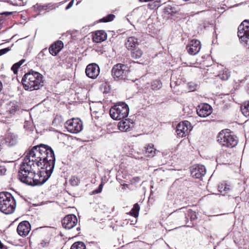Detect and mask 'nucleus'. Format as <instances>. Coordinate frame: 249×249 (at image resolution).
<instances>
[{"mask_svg": "<svg viewBox=\"0 0 249 249\" xmlns=\"http://www.w3.org/2000/svg\"><path fill=\"white\" fill-rule=\"evenodd\" d=\"M224 188V183H221L218 186V189L219 192L222 194L223 192V189Z\"/></svg>", "mask_w": 249, "mask_h": 249, "instance_id": "nucleus-40", "label": "nucleus"}, {"mask_svg": "<svg viewBox=\"0 0 249 249\" xmlns=\"http://www.w3.org/2000/svg\"><path fill=\"white\" fill-rule=\"evenodd\" d=\"M21 82L25 90H37L43 85V76L40 73L31 70L23 76Z\"/></svg>", "mask_w": 249, "mask_h": 249, "instance_id": "nucleus-2", "label": "nucleus"}, {"mask_svg": "<svg viewBox=\"0 0 249 249\" xmlns=\"http://www.w3.org/2000/svg\"><path fill=\"white\" fill-rule=\"evenodd\" d=\"M190 87V89L192 91H194L196 89V85L193 83H190L189 84Z\"/></svg>", "mask_w": 249, "mask_h": 249, "instance_id": "nucleus-43", "label": "nucleus"}, {"mask_svg": "<svg viewBox=\"0 0 249 249\" xmlns=\"http://www.w3.org/2000/svg\"><path fill=\"white\" fill-rule=\"evenodd\" d=\"M191 123L188 121H184L178 124L176 127V132L178 136L183 137L191 130Z\"/></svg>", "mask_w": 249, "mask_h": 249, "instance_id": "nucleus-9", "label": "nucleus"}, {"mask_svg": "<svg viewBox=\"0 0 249 249\" xmlns=\"http://www.w3.org/2000/svg\"><path fill=\"white\" fill-rule=\"evenodd\" d=\"M178 216L182 218H185L188 220L190 217L191 220H194L197 218L196 213L191 209L187 210L185 207H182L174 212Z\"/></svg>", "mask_w": 249, "mask_h": 249, "instance_id": "nucleus-10", "label": "nucleus"}, {"mask_svg": "<svg viewBox=\"0 0 249 249\" xmlns=\"http://www.w3.org/2000/svg\"><path fill=\"white\" fill-rule=\"evenodd\" d=\"M238 36L241 41L249 48V21L245 20L239 26Z\"/></svg>", "mask_w": 249, "mask_h": 249, "instance_id": "nucleus-7", "label": "nucleus"}, {"mask_svg": "<svg viewBox=\"0 0 249 249\" xmlns=\"http://www.w3.org/2000/svg\"><path fill=\"white\" fill-rule=\"evenodd\" d=\"M70 183L72 186H77L80 183V179L77 177L72 176L70 179Z\"/></svg>", "mask_w": 249, "mask_h": 249, "instance_id": "nucleus-32", "label": "nucleus"}, {"mask_svg": "<svg viewBox=\"0 0 249 249\" xmlns=\"http://www.w3.org/2000/svg\"><path fill=\"white\" fill-rule=\"evenodd\" d=\"M206 174V169L204 166L198 165L193 167L191 170V175L196 178H200Z\"/></svg>", "mask_w": 249, "mask_h": 249, "instance_id": "nucleus-17", "label": "nucleus"}, {"mask_svg": "<svg viewBox=\"0 0 249 249\" xmlns=\"http://www.w3.org/2000/svg\"><path fill=\"white\" fill-rule=\"evenodd\" d=\"M131 56L133 59H139L142 55V51L138 47L131 50Z\"/></svg>", "mask_w": 249, "mask_h": 249, "instance_id": "nucleus-24", "label": "nucleus"}, {"mask_svg": "<svg viewBox=\"0 0 249 249\" xmlns=\"http://www.w3.org/2000/svg\"><path fill=\"white\" fill-rule=\"evenodd\" d=\"M86 75L90 78H96L100 73V68L95 63H91L87 66L85 71Z\"/></svg>", "mask_w": 249, "mask_h": 249, "instance_id": "nucleus-13", "label": "nucleus"}, {"mask_svg": "<svg viewBox=\"0 0 249 249\" xmlns=\"http://www.w3.org/2000/svg\"><path fill=\"white\" fill-rule=\"evenodd\" d=\"M140 206L138 203H136L133 206L131 211L129 212L130 214L135 217H137L139 215V212L140 211Z\"/></svg>", "mask_w": 249, "mask_h": 249, "instance_id": "nucleus-29", "label": "nucleus"}, {"mask_svg": "<svg viewBox=\"0 0 249 249\" xmlns=\"http://www.w3.org/2000/svg\"><path fill=\"white\" fill-rule=\"evenodd\" d=\"M65 126L68 131L72 133H79L83 129L82 122L78 118H72L68 120Z\"/></svg>", "mask_w": 249, "mask_h": 249, "instance_id": "nucleus-8", "label": "nucleus"}, {"mask_svg": "<svg viewBox=\"0 0 249 249\" xmlns=\"http://www.w3.org/2000/svg\"><path fill=\"white\" fill-rule=\"evenodd\" d=\"M162 87V83L160 80H156L153 81L151 84V89L153 90H158Z\"/></svg>", "mask_w": 249, "mask_h": 249, "instance_id": "nucleus-30", "label": "nucleus"}, {"mask_svg": "<svg viewBox=\"0 0 249 249\" xmlns=\"http://www.w3.org/2000/svg\"><path fill=\"white\" fill-rule=\"evenodd\" d=\"M18 109V106L15 102H10L7 104L6 109V112L11 115L14 114Z\"/></svg>", "mask_w": 249, "mask_h": 249, "instance_id": "nucleus-23", "label": "nucleus"}, {"mask_svg": "<svg viewBox=\"0 0 249 249\" xmlns=\"http://www.w3.org/2000/svg\"><path fill=\"white\" fill-rule=\"evenodd\" d=\"M217 142L223 146L233 147L238 143L237 137L228 129L220 131L217 136Z\"/></svg>", "mask_w": 249, "mask_h": 249, "instance_id": "nucleus-4", "label": "nucleus"}, {"mask_svg": "<svg viewBox=\"0 0 249 249\" xmlns=\"http://www.w3.org/2000/svg\"><path fill=\"white\" fill-rule=\"evenodd\" d=\"M98 112L97 111H93L92 113H91V115L93 116H94V115L96 116V114L98 113Z\"/></svg>", "mask_w": 249, "mask_h": 249, "instance_id": "nucleus-46", "label": "nucleus"}, {"mask_svg": "<svg viewBox=\"0 0 249 249\" xmlns=\"http://www.w3.org/2000/svg\"><path fill=\"white\" fill-rule=\"evenodd\" d=\"M24 61H25V60H23V59H22V60H20V61H19V62H20V63H21V64H23V63Z\"/></svg>", "mask_w": 249, "mask_h": 249, "instance_id": "nucleus-48", "label": "nucleus"}, {"mask_svg": "<svg viewBox=\"0 0 249 249\" xmlns=\"http://www.w3.org/2000/svg\"><path fill=\"white\" fill-rule=\"evenodd\" d=\"M13 12H5L0 14V23H2L5 19L4 16L11 15Z\"/></svg>", "mask_w": 249, "mask_h": 249, "instance_id": "nucleus-34", "label": "nucleus"}, {"mask_svg": "<svg viewBox=\"0 0 249 249\" xmlns=\"http://www.w3.org/2000/svg\"><path fill=\"white\" fill-rule=\"evenodd\" d=\"M230 190V185L224 183V188L223 189L224 192L222 194L223 196L227 195L228 192Z\"/></svg>", "mask_w": 249, "mask_h": 249, "instance_id": "nucleus-35", "label": "nucleus"}, {"mask_svg": "<svg viewBox=\"0 0 249 249\" xmlns=\"http://www.w3.org/2000/svg\"><path fill=\"white\" fill-rule=\"evenodd\" d=\"M85 244L81 241H78L74 243L70 249H86Z\"/></svg>", "mask_w": 249, "mask_h": 249, "instance_id": "nucleus-28", "label": "nucleus"}, {"mask_svg": "<svg viewBox=\"0 0 249 249\" xmlns=\"http://www.w3.org/2000/svg\"><path fill=\"white\" fill-rule=\"evenodd\" d=\"M241 110L244 116H249V101L245 102L241 106Z\"/></svg>", "mask_w": 249, "mask_h": 249, "instance_id": "nucleus-27", "label": "nucleus"}, {"mask_svg": "<svg viewBox=\"0 0 249 249\" xmlns=\"http://www.w3.org/2000/svg\"><path fill=\"white\" fill-rule=\"evenodd\" d=\"M63 47V43L61 41H57L52 44L49 51L53 55H56Z\"/></svg>", "mask_w": 249, "mask_h": 249, "instance_id": "nucleus-19", "label": "nucleus"}, {"mask_svg": "<svg viewBox=\"0 0 249 249\" xmlns=\"http://www.w3.org/2000/svg\"><path fill=\"white\" fill-rule=\"evenodd\" d=\"M2 24V23H0V29L1 28V24Z\"/></svg>", "mask_w": 249, "mask_h": 249, "instance_id": "nucleus-52", "label": "nucleus"}, {"mask_svg": "<svg viewBox=\"0 0 249 249\" xmlns=\"http://www.w3.org/2000/svg\"><path fill=\"white\" fill-rule=\"evenodd\" d=\"M247 91L248 93L249 94V84L247 86Z\"/></svg>", "mask_w": 249, "mask_h": 249, "instance_id": "nucleus-49", "label": "nucleus"}, {"mask_svg": "<svg viewBox=\"0 0 249 249\" xmlns=\"http://www.w3.org/2000/svg\"><path fill=\"white\" fill-rule=\"evenodd\" d=\"M73 2H74V0H71V1L69 3V4H68V5L66 6V10H68L69 9H70V8H71V7H72V6L73 5Z\"/></svg>", "mask_w": 249, "mask_h": 249, "instance_id": "nucleus-44", "label": "nucleus"}, {"mask_svg": "<svg viewBox=\"0 0 249 249\" xmlns=\"http://www.w3.org/2000/svg\"><path fill=\"white\" fill-rule=\"evenodd\" d=\"M10 50H11V49L10 47H7V48L0 50V56L3 55L4 54H5L6 53H7L9 51H10Z\"/></svg>", "mask_w": 249, "mask_h": 249, "instance_id": "nucleus-37", "label": "nucleus"}, {"mask_svg": "<svg viewBox=\"0 0 249 249\" xmlns=\"http://www.w3.org/2000/svg\"><path fill=\"white\" fill-rule=\"evenodd\" d=\"M157 151L154 147L152 144H149L144 147V154L146 156L149 157H153Z\"/></svg>", "mask_w": 249, "mask_h": 249, "instance_id": "nucleus-22", "label": "nucleus"}, {"mask_svg": "<svg viewBox=\"0 0 249 249\" xmlns=\"http://www.w3.org/2000/svg\"><path fill=\"white\" fill-rule=\"evenodd\" d=\"M125 46L128 50H132L139 45L138 39L134 36L127 37L125 41Z\"/></svg>", "mask_w": 249, "mask_h": 249, "instance_id": "nucleus-18", "label": "nucleus"}, {"mask_svg": "<svg viewBox=\"0 0 249 249\" xmlns=\"http://www.w3.org/2000/svg\"><path fill=\"white\" fill-rule=\"evenodd\" d=\"M115 16L113 14H109L105 17L100 19L101 22H109L113 20Z\"/></svg>", "mask_w": 249, "mask_h": 249, "instance_id": "nucleus-33", "label": "nucleus"}, {"mask_svg": "<svg viewBox=\"0 0 249 249\" xmlns=\"http://www.w3.org/2000/svg\"><path fill=\"white\" fill-rule=\"evenodd\" d=\"M49 242L48 241L42 240L40 243V245L42 247H45L49 245Z\"/></svg>", "mask_w": 249, "mask_h": 249, "instance_id": "nucleus-42", "label": "nucleus"}, {"mask_svg": "<svg viewBox=\"0 0 249 249\" xmlns=\"http://www.w3.org/2000/svg\"><path fill=\"white\" fill-rule=\"evenodd\" d=\"M103 189V183H102L100 184L98 187V188L97 189H96L93 191V193L94 194H98L100 193Z\"/></svg>", "mask_w": 249, "mask_h": 249, "instance_id": "nucleus-39", "label": "nucleus"}, {"mask_svg": "<svg viewBox=\"0 0 249 249\" xmlns=\"http://www.w3.org/2000/svg\"><path fill=\"white\" fill-rule=\"evenodd\" d=\"M247 79V78L246 77H245L244 79H242V80H238V82L239 83H244Z\"/></svg>", "mask_w": 249, "mask_h": 249, "instance_id": "nucleus-45", "label": "nucleus"}, {"mask_svg": "<svg viewBox=\"0 0 249 249\" xmlns=\"http://www.w3.org/2000/svg\"><path fill=\"white\" fill-rule=\"evenodd\" d=\"M7 2L14 6L24 5V2L22 0H7Z\"/></svg>", "mask_w": 249, "mask_h": 249, "instance_id": "nucleus-31", "label": "nucleus"}, {"mask_svg": "<svg viewBox=\"0 0 249 249\" xmlns=\"http://www.w3.org/2000/svg\"><path fill=\"white\" fill-rule=\"evenodd\" d=\"M196 112L198 115L201 117H206L212 112L211 107L207 104H203L199 105L196 108Z\"/></svg>", "mask_w": 249, "mask_h": 249, "instance_id": "nucleus-15", "label": "nucleus"}, {"mask_svg": "<svg viewBox=\"0 0 249 249\" xmlns=\"http://www.w3.org/2000/svg\"><path fill=\"white\" fill-rule=\"evenodd\" d=\"M218 76L222 80H227L230 77V71L228 69H225L220 71Z\"/></svg>", "mask_w": 249, "mask_h": 249, "instance_id": "nucleus-25", "label": "nucleus"}, {"mask_svg": "<svg viewBox=\"0 0 249 249\" xmlns=\"http://www.w3.org/2000/svg\"><path fill=\"white\" fill-rule=\"evenodd\" d=\"M17 63H18L19 67L22 65L21 63H20L19 62H18Z\"/></svg>", "mask_w": 249, "mask_h": 249, "instance_id": "nucleus-51", "label": "nucleus"}, {"mask_svg": "<svg viewBox=\"0 0 249 249\" xmlns=\"http://www.w3.org/2000/svg\"><path fill=\"white\" fill-rule=\"evenodd\" d=\"M48 6L47 5H41L38 4L34 5V8L36 12H38L39 13H45L46 12H48L47 10Z\"/></svg>", "mask_w": 249, "mask_h": 249, "instance_id": "nucleus-26", "label": "nucleus"}, {"mask_svg": "<svg viewBox=\"0 0 249 249\" xmlns=\"http://www.w3.org/2000/svg\"><path fill=\"white\" fill-rule=\"evenodd\" d=\"M133 123H130L128 119L123 120L118 124V127L120 130L122 131H127L129 130L133 127Z\"/></svg>", "mask_w": 249, "mask_h": 249, "instance_id": "nucleus-21", "label": "nucleus"}, {"mask_svg": "<svg viewBox=\"0 0 249 249\" xmlns=\"http://www.w3.org/2000/svg\"><path fill=\"white\" fill-rule=\"evenodd\" d=\"M31 230V225L27 221H23L19 223L17 229L18 233L22 237L27 236Z\"/></svg>", "mask_w": 249, "mask_h": 249, "instance_id": "nucleus-12", "label": "nucleus"}, {"mask_svg": "<svg viewBox=\"0 0 249 249\" xmlns=\"http://www.w3.org/2000/svg\"><path fill=\"white\" fill-rule=\"evenodd\" d=\"M0 1H4L7 2V0H0Z\"/></svg>", "mask_w": 249, "mask_h": 249, "instance_id": "nucleus-50", "label": "nucleus"}, {"mask_svg": "<svg viewBox=\"0 0 249 249\" xmlns=\"http://www.w3.org/2000/svg\"><path fill=\"white\" fill-rule=\"evenodd\" d=\"M109 113L110 117L114 120L124 119L128 115V106L124 102L119 103L110 109Z\"/></svg>", "mask_w": 249, "mask_h": 249, "instance_id": "nucleus-5", "label": "nucleus"}, {"mask_svg": "<svg viewBox=\"0 0 249 249\" xmlns=\"http://www.w3.org/2000/svg\"><path fill=\"white\" fill-rule=\"evenodd\" d=\"M4 139L5 144L9 147L16 145L18 141V136L12 132L7 133Z\"/></svg>", "mask_w": 249, "mask_h": 249, "instance_id": "nucleus-16", "label": "nucleus"}, {"mask_svg": "<svg viewBox=\"0 0 249 249\" xmlns=\"http://www.w3.org/2000/svg\"><path fill=\"white\" fill-rule=\"evenodd\" d=\"M19 68L18 63H15L12 66L11 70L13 71L15 74H16Z\"/></svg>", "mask_w": 249, "mask_h": 249, "instance_id": "nucleus-36", "label": "nucleus"}, {"mask_svg": "<svg viewBox=\"0 0 249 249\" xmlns=\"http://www.w3.org/2000/svg\"><path fill=\"white\" fill-rule=\"evenodd\" d=\"M16 206V200L8 192L0 193V211L5 214L12 213Z\"/></svg>", "mask_w": 249, "mask_h": 249, "instance_id": "nucleus-3", "label": "nucleus"}, {"mask_svg": "<svg viewBox=\"0 0 249 249\" xmlns=\"http://www.w3.org/2000/svg\"><path fill=\"white\" fill-rule=\"evenodd\" d=\"M5 145V142L4 141V137H0V151L3 148Z\"/></svg>", "mask_w": 249, "mask_h": 249, "instance_id": "nucleus-38", "label": "nucleus"}, {"mask_svg": "<svg viewBox=\"0 0 249 249\" xmlns=\"http://www.w3.org/2000/svg\"><path fill=\"white\" fill-rule=\"evenodd\" d=\"M200 42L196 39L192 40L186 46L187 52L191 55L197 54L200 51Z\"/></svg>", "mask_w": 249, "mask_h": 249, "instance_id": "nucleus-14", "label": "nucleus"}, {"mask_svg": "<svg viewBox=\"0 0 249 249\" xmlns=\"http://www.w3.org/2000/svg\"><path fill=\"white\" fill-rule=\"evenodd\" d=\"M55 161L54 151L50 146L44 144L34 146L20 164L18 178L29 185H41L51 177Z\"/></svg>", "mask_w": 249, "mask_h": 249, "instance_id": "nucleus-1", "label": "nucleus"}, {"mask_svg": "<svg viewBox=\"0 0 249 249\" xmlns=\"http://www.w3.org/2000/svg\"><path fill=\"white\" fill-rule=\"evenodd\" d=\"M112 75L116 80H125L127 79L129 71L127 67L122 64H117L112 68Z\"/></svg>", "mask_w": 249, "mask_h": 249, "instance_id": "nucleus-6", "label": "nucleus"}, {"mask_svg": "<svg viewBox=\"0 0 249 249\" xmlns=\"http://www.w3.org/2000/svg\"><path fill=\"white\" fill-rule=\"evenodd\" d=\"M47 52V49H43L40 53V54H41V53H44V52Z\"/></svg>", "mask_w": 249, "mask_h": 249, "instance_id": "nucleus-47", "label": "nucleus"}, {"mask_svg": "<svg viewBox=\"0 0 249 249\" xmlns=\"http://www.w3.org/2000/svg\"><path fill=\"white\" fill-rule=\"evenodd\" d=\"M107 33L103 30L96 31L93 35L92 39L95 42H101L107 39Z\"/></svg>", "mask_w": 249, "mask_h": 249, "instance_id": "nucleus-20", "label": "nucleus"}, {"mask_svg": "<svg viewBox=\"0 0 249 249\" xmlns=\"http://www.w3.org/2000/svg\"><path fill=\"white\" fill-rule=\"evenodd\" d=\"M6 172V169L4 166H0V175H3Z\"/></svg>", "mask_w": 249, "mask_h": 249, "instance_id": "nucleus-41", "label": "nucleus"}, {"mask_svg": "<svg viewBox=\"0 0 249 249\" xmlns=\"http://www.w3.org/2000/svg\"><path fill=\"white\" fill-rule=\"evenodd\" d=\"M77 223V219L74 214L66 215L62 220V226L64 228L70 230L76 226Z\"/></svg>", "mask_w": 249, "mask_h": 249, "instance_id": "nucleus-11", "label": "nucleus"}]
</instances>
